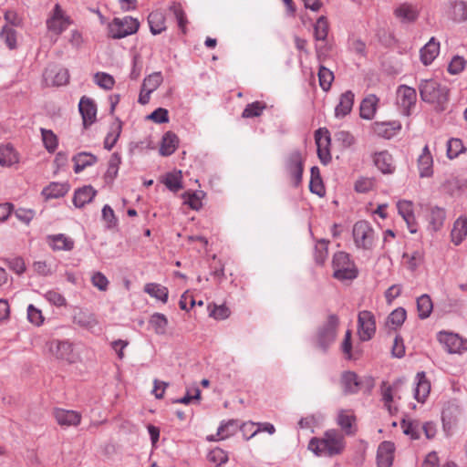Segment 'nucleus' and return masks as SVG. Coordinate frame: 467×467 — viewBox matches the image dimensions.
<instances>
[{
  "mask_svg": "<svg viewBox=\"0 0 467 467\" xmlns=\"http://www.w3.org/2000/svg\"><path fill=\"white\" fill-rule=\"evenodd\" d=\"M344 447V436L335 430L326 431L322 438H312L308 444V449L320 457L339 454Z\"/></svg>",
  "mask_w": 467,
  "mask_h": 467,
  "instance_id": "f257e3e1",
  "label": "nucleus"
},
{
  "mask_svg": "<svg viewBox=\"0 0 467 467\" xmlns=\"http://www.w3.org/2000/svg\"><path fill=\"white\" fill-rule=\"evenodd\" d=\"M420 99L435 107L439 111L445 109L449 100V89L435 79H422L419 84Z\"/></svg>",
  "mask_w": 467,
  "mask_h": 467,
  "instance_id": "f03ea898",
  "label": "nucleus"
},
{
  "mask_svg": "<svg viewBox=\"0 0 467 467\" xmlns=\"http://www.w3.org/2000/svg\"><path fill=\"white\" fill-rule=\"evenodd\" d=\"M333 276L340 281L353 280L358 276V269L350 260L349 254L345 252H337L333 256Z\"/></svg>",
  "mask_w": 467,
  "mask_h": 467,
  "instance_id": "7ed1b4c3",
  "label": "nucleus"
},
{
  "mask_svg": "<svg viewBox=\"0 0 467 467\" xmlns=\"http://www.w3.org/2000/svg\"><path fill=\"white\" fill-rule=\"evenodd\" d=\"M338 324V317L336 315H330L327 321L317 329L316 344L324 352L335 342Z\"/></svg>",
  "mask_w": 467,
  "mask_h": 467,
  "instance_id": "20e7f679",
  "label": "nucleus"
},
{
  "mask_svg": "<svg viewBox=\"0 0 467 467\" xmlns=\"http://www.w3.org/2000/svg\"><path fill=\"white\" fill-rule=\"evenodd\" d=\"M139 26V21L131 16L114 18L109 26V35L114 39L123 38L136 33Z\"/></svg>",
  "mask_w": 467,
  "mask_h": 467,
  "instance_id": "39448f33",
  "label": "nucleus"
},
{
  "mask_svg": "<svg viewBox=\"0 0 467 467\" xmlns=\"http://www.w3.org/2000/svg\"><path fill=\"white\" fill-rule=\"evenodd\" d=\"M353 238L358 248L370 250L375 240V232L369 223L359 221L354 224Z\"/></svg>",
  "mask_w": 467,
  "mask_h": 467,
  "instance_id": "423d86ee",
  "label": "nucleus"
},
{
  "mask_svg": "<svg viewBox=\"0 0 467 467\" xmlns=\"http://www.w3.org/2000/svg\"><path fill=\"white\" fill-rule=\"evenodd\" d=\"M47 28L49 32L58 36L62 34L71 24L68 16L63 11L59 4H56L47 19Z\"/></svg>",
  "mask_w": 467,
  "mask_h": 467,
  "instance_id": "0eeeda50",
  "label": "nucleus"
},
{
  "mask_svg": "<svg viewBox=\"0 0 467 467\" xmlns=\"http://www.w3.org/2000/svg\"><path fill=\"white\" fill-rule=\"evenodd\" d=\"M285 168L293 184L298 186L302 181L304 171V161L299 150H296L289 153L285 160Z\"/></svg>",
  "mask_w": 467,
  "mask_h": 467,
  "instance_id": "6e6552de",
  "label": "nucleus"
},
{
  "mask_svg": "<svg viewBox=\"0 0 467 467\" xmlns=\"http://www.w3.org/2000/svg\"><path fill=\"white\" fill-rule=\"evenodd\" d=\"M420 13V8L417 4L411 2H402L393 9L395 18L403 25L415 23Z\"/></svg>",
  "mask_w": 467,
  "mask_h": 467,
  "instance_id": "1a4fd4ad",
  "label": "nucleus"
},
{
  "mask_svg": "<svg viewBox=\"0 0 467 467\" xmlns=\"http://www.w3.org/2000/svg\"><path fill=\"white\" fill-rule=\"evenodd\" d=\"M376 332L374 315L367 310L360 311L358 316V333L362 341L369 340Z\"/></svg>",
  "mask_w": 467,
  "mask_h": 467,
  "instance_id": "9d476101",
  "label": "nucleus"
},
{
  "mask_svg": "<svg viewBox=\"0 0 467 467\" xmlns=\"http://www.w3.org/2000/svg\"><path fill=\"white\" fill-rule=\"evenodd\" d=\"M438 339L443 345L446 351L451 354H461L467 350V340L457 334L450 332H440Z\"/></svg>",
  "mask_w": 467,
  "mask_h": 467,
  "instance_id": "9b49d317",
  "label": "nucleus"
},
{
  "mask_svg": "<svg viewBox=\"0 0 467 467\" xmlns=\"http://www.w3.org/2000/svg\"><path fill=\"white\" fill-rule=\"evenodd\" d=\"M315 140L317 147V155L323 164H327L331 161V154L329 150L330 135L327 129H318L315 132Z\"/></svg>",
  "mask_w": 467,
  "mask_h": 467,
  "instance_id": "f8f14e48",
  "label": "nucleus"
},
{
  "mask_svg": "<svg viewBox=\"0 0 467 467\" xmlns=\"http://www.w3.org/2000/svg\"><path fill=\"white\" fill-rule=\"evenodd\" d=\"M48 351L57 359L74 361L72 344L66 340L53 339L47 343Z\"/></svg>",
  "mask_w": 467,
  "mask_h": 467,
  "instance_id": "ddd939ff",
  "label": "nucleus"
},
{
  "mask_svg": "<svg viewBox=\"0 0 467 467\" xmlns=\"http://www.w3.org/2000/svg\"><path fill=\"white\" fill-rule=\"evenodd\" d=\"M366 382L367 388L369 389L373 387V380L370 378L361 380L358 375L352 371H346L343 373L341 378V383L344 389V392L347 394H354L359 390V388L363 383Z\"/></svg>",
  "mask_w": 467,
  "mask_h": 467,
  "instance_id": "4468645a",
  "label": "nucleus"
},
{
  "mask_svg": "<svg viewBox=\"0 0 467 467\" xmlns=\"http://www.w3.org/2000/svg\"><path fill=\"white\" fill-rule=\"evenodd\" d=\"M417 100L416 89L406 85H401L397 89V103L405 114L410 113V108L415 106Z\"/></svg>",
  "mask_w": 467,
  "mask_h": 467,
  "instance_id": "2eb2a0df",
  "label": "nucleus"
},
{
  "mask_svg": "<svg viewBox=\"0 0 467 467\" xmlns=\"http://www.w3.org/2000/svg\"><path fill=\"white\" fill-rule=\"evenodd\" d=\"M47 86H63L68 82L69 74L67 69L62 67L47 68L43 74Z\"/></svg>",
  "mask_w": 467,
  "mask_h": 467,
  "instance_id": "dca6fc26",
  "label": "nucleus"
},
{
  "mask_svg": "<svg viewBox=\"0 0 467 467\" xmlns=\"http://www.w3.org/2000/svg\"><path fill=\"white\" fill-rule=\"evenodd\" d=\"M53 415L61 427L78 426L81 421V414L76 410L57 408Z\"/></svg>",
  "mask_w": 467,
  "mask_h": 467,
  "instance_id": "f3484780",
  "label": "nucleus"
},
{
  "mask_svg": "<svg viewBox=\"0 0 467 467\" xmlns=\"http://www.w3.org/2000/svg\"><path fill=\"white\" fill-rule=\"evenodd\" d=\"M395 445L391 441L381 442L377 451L378 467H391L394 458Z\"/></svg>",
  "mask_w": 467,
  "mask_h": 467,
  "instance_id": "a211bd4d",
  "label": "nucleus"
},
{
  "mask_svg": "<svg viewBox=\"0 0 467 467\" xmlns=\"http://www.w3.org/2000/svg\"><path fill=\"white\" fill-rule=\"evenodd\" d=\"M375 166L384 174H392L395 171V164L392 156L387 151L382 150L373 155Z\"/></svg>",
  "mask_w": 467,
  "mask_h": 467,
  "instance_id": "6ab92c4d",
  "label": "nucleus"
},
{
  "mask_svg": "<svg viewBox=\"0 0 467 467\" xmlns=\"http://www.w3.org/2000/svg\"><path fill=\"white\" fill-rule=\"evenodd\" d=\"M418 169L421 178H428L433 174V159L428 145L424 146L418 158Z\"/></svg>",
  "mask_w": 467,
  "mask_h": 467,
  "instance_id": "aec40b11",
  "label": "nucleus"
},
{
  "mask_svg": "<svg viewBox=\"0 0 467 467\" xmlns=\"http://www.w3.org/2000/svg\"><path fill=\"white\" fill-rule=\"evenodd\" d=\"M78 109L85 125H90L95 121L97 107L91 99L85 96L82 97L78 104Z\"/></svg>",
  "mask_w": 467,
  "mask_h": 467,
  "instance_id": "412c9836",
  "label": "nucleus"
},
{
  "mask_svg": "<svg viewBox=\"0 0 467 467\" xmlns=\"http://www.w3.org/2000/svg\"><path fill=\"white\" fill-rule=\"evenodd\" d=\"M400 129L399 121L376 122L373 125L375 134L384 139L394 137Z\"/></svg>",
  "mask_w": 467,
  "mask_h": 467,
  "instance_id": "4be33fe9",
  "label": "nucleus"
},
{
  "mask_svg": "<svg viewBox=\"0 0 467 467\" xmlns=\"http://www.w3.org/2000/svg\"><path fill=\"white\" fill-rule=\"evenodd\" d=\"M354 93L350 90H347L341 94L339 102L335 108L336 118H344L350 113L354 104Z\"/></svg>",
  "mask_w": 467,
  "mask_h": 467,
  "instance_id": "5701e85b",
  "label": "nucleus"
},
{
  "mask_svg": "<svg viewBox=\"0 0 467 467\" xmlns=\"http://www.w3.org/2000/svg\"><path fill=\"white\" fill-rule=\"evenodd\" d=\"M439 53L440 43L435 39V37H431L420 51V60L424 65L428 66L431 64Z\"/></svg>",
  "mask_w": 467,
  "mask_h": 467,
  "instance_id": "b1692460",
  "label": "nucleus"
},
{
  "mask_svg": "<svg viewBox=\"0 0 467 467\" xmlns=\"http://www.w3.org/2000/svg\"><path fill=\"white\" fill-rule=\"evenodd\" d=\"M238 429H239L238 420H230L226 422H223L219 426V428L217 430V433L215 435L210 436L208 439H209V441L225 440V439L234 435Z\"/></svg>",
  "mask_w": 467,
  "mask_h": 467,
  "instance_id": "393cba45",
  "label": "nucleus"
},
{
  "mask_svg": "<svg viewBox=\"0 0 467 467\" xmlns=\"http://www.w3.org/2000/svg\"><path fill=\"white\" fill-rule=\"evenodd\" d=\"M97 191L90 185L84 186L75 191L73 203L76 207L81 208L90 202L96 196Z\"/></svg>",
  "mask_w": 467,
  "mask_h": 467,
  "instance_id": "a878e982",
  "label": "nucleus"
},
{
  "mask_svg": "<svg viewBox=\"0 0 467 467\" xmlns=\"http://www.w3.org/2000/svg\"><path fill=\"white\" fill-rule=\"evenodd\" d=\"M431 390V384L426 379L424 372H418L416 375V387L414 389V398L419 402H424Z\"/></svg>",
  "mask_w": 467,
  "mask_h": 467,
  "instance_id": "bb28decb",
  "label": "nucleus"
},
{
  "mask_svg": "<svg viewBox=\"0 0 467 467\" xmlns=\"http://www.w3.org/2000/svg\"><path fill=\"white\" fill-rule=\"evenodd\" d=\"M48 244L54 251H71L74 248V241L63 234L49 235Z\"/></svg>",
  "mask_w": 467,
  "mask_h": 467,
  "instance_id": "cd10ccee",
  "label": "nucleus"
},
{
  "mask_svg": "<svg viewBox=\"0 0 467 467\" xmlns=\"http://www.w3.org/2000/svg\"><path fill=\"white\" fill-rule=\"evenodd\" d=\"M179 145V138L172 131H167L164 133L161 143L160 146V154L161 156H170L171 155Z\"/></svg>",
  "mask_w": 467,
  "mask_h": 467,
  "instance_id": "c85d7f7f",
  "label": "nucleus"
},
{
  "mask_svg": "<svg viewBox=\"0 0 467 467\" xmlns=\"http://www.w3.org/2000/svg\"><path fill=\"white\" fill-rule=\"evenodd\" d=\"M379 99L375 95L366 97L360 104V117L364 119H371L375 116Z\"/></svg>",
  "mask_w": 467,
  "mask_h": 467,
  "instance_id": "c756f323",
  "label": "nucleus"
},
{
  "mask_svg": "<svg viewBox=\"0 0 467 467\" xmlns=\"http://www.w3.org/2000/svg\"><path fill=\"white\" fill-rule=\"evenodd\" d=\"M97 157L89 152L82 151L73 157L74 171L81 172L85 168L97 162Z\"/></svg>",
  "mask_w": 467,
  "mask_h": 467,
  "instance_id": "7c9ffc66",
  "label": "nucleus"
},
{
  "mask_svg": "<svg viewBox=\"0 0 467 467\" xmlns=\"http://www.w3.org/2000/svg\"><path fill=\"white\" fill-rule=\"evenodd\" d=\"M150 30L152 35H159L165 31V16L161 11H153L148 16Z\"/></svg>",
  "mask_w": 467,
  "mask_h": 467,
  "instance_id": "2f4dec72",
  "label": "nucleus"
},
{
  "mask_svg": "<svg viewBox=\"0 0 467 467\" xmlns=\"http://www.w3.org/2000/svg\"><path fill=\"white\" fill-rule=\"evenodd\" d=\"M68 191L69 186L67 183L51 182L43 189L42 194L47 199H57L63 197Z\"/></svg>",
  "mask_w": 467,
  "mask_h": 467,
  "instance_id": "473e14b6",
  "label": "nucleus"
},
{
  "mask_svg": "<svg viewBox=\"0 0 467 467\" xmlns=\"http://www.w3.org/2000/svg\"><path fill=\"white\" fill-rule=\"evenodd\" d=\"M18 162V156L14 148L9 145L0 146V165L10 167Z\"/></svg>",
  "mask_w": 467,
  "mask_h": 467,
  "instance_id": "72a5a7b5",
  "label": "nucleus"
},
{
  "mask_svg": "<svg viewBox=\"0 0 467 467\" xmlns=\"http://www.w3.org/2000/svg\"><path fill=\"white\" fill-rule=\"evenodd\" d=\"M144 291L162 303H166L168 300L169 291L164 285L156 283H149L144 286Z\"/></svg>",
  "mask_w": 467,
  "mask_h": 467,
  "instance_id": "f704fd0d",
  "label": "nucleus"
},
{
  "mask_svg": "<svg viewBox=\"0 0 467 467\" xmlns=\"http://www.w3.org/2000/svg\"><path fill=\"white\" fill-rule=\"evenodd\" d=\"M168 318L161 313H154L149 319V325L157 335H164L167 331Z\"/></svg>",
  "mask_w": 467,
  "mask_h": 467,
  "instance_id": "c9c22d12",
  "label": "nucleus"
},
{
  "mask_svg": "<svg viewBox=\"0 0 467 467\" xmlns=\"http://www.w3.org/2000/svg\"><path fill=\"white\" fill-rule=\"evenodd\" d=\"M467 236V219L463 217L458 218L451 230L452 241L455 244H459Z\"/></svg>",
  "mask_w": 467,
  "mask_h": 467,
  "instance_id": "e433bc0d",
  "label": "nucleus"
},
{
  "mask_svg": "<svg viewBox=\"0 0 467 467\" xmlns=\"http://www.w3.org/2000/svg\"><path fill=\"white\" fill-rule=\"evenodd\" d=\"M121 132V122L117 120L112 123L109 128V131L108 132L105 140H104V148L108 150H110L114 145L116 144L119 135Z\"/></svg>",
  "mask_w": 467,
  "mask_h": 467,
  "instance_id": "4c0bfd02",
  "label": "nucleus"
},
{
  "mask_svg": "<svg viewBox=\"0 0 467 467\" xmlns=\"http://www.w3.org/2000/svg\"><path fill=\"white\" fill-rule=\"evenodd\" d=\"M328 22L326 16H321L314 26V36L317 41H325L328 34Z\"/></svg>",
  "mask_w": 467,
  "mask_h": 467,
  "instance_id": "58836bf2",
  "label": "nucleus"
},
{
  "mask_svg": "<svg viewBox=\"0 0 467 467\" xmlns=\"http://www.w3.org/2000/svg\"><path fill=\"white\" fill-rule=\"evenodd\" d=\"M445 211L440 207H433L431 210L429 223L433 231L439 230L443 224Z\"/></svg>",
  "mask_w": 467,
  "mask_h": 467,
  "instance_id": "ea45409f",
  "label": "nucleus"
},
{
  "mask_svg": "<svg viewBox=\"0 0 467 467\" xmlns=\"http://www.w3.org/2000/svg\"><path fill=\"white\" fill-rule=\"evenodd\" d=\"M417 307L420 318L428 317L432 311V302L428 295H422L417 299Z\"/></svg>",
  "mask_w": 467,
  "mask_h": 467,
  "instance_id": "a19ab883",
  "label": "nucleus"
},
{
  "mask_svg": "<svg viewBox=\"0 0 467 467\" xmlns=\"http://www.w3.org/2000/svg\"><path fill=\"white\" fill-rule=\"evenodd\" d=\"M40 131L45 148L47 151L54 152L58 144L56 134L52 130L44 128H41Z\"/></svg>",
  "mask_w": 467,
  "mask_h": 467,
  "instance_id": "79ce46f5",
  "label": "nucleus"
},
{
  "mask_svg": "<svg viewBox=\"0 0 467 467\" xmlns=\"http://www.w3.org/2000/svg\"><path fill=\"white\" fill-rule=\"evenodd\" d=\"M354 420L355 417L349 410H339L337 415V424L348 434L351 433V428Z\"/></svg>",
  "mask_w": 467,
  "mask_h": 467,
  "instance_id": "37998d69",
  "label": "nucleus"
},
{
  "mask_svg": "<svg viewBox=\"0 0 467 467\" xmlns=\"http://www.w3.org/2000/svg\"><path fill=\"white\" fill-rule=\"evenodd\" d=\"M163 81L161 72H153L146 77L143 80L142 87L144 89H149L150 92L156 90Z\"/></svg>",
  "mask_w": 467,
  "mask_h": 467,
  "instance_id": "c03bdc74",
  "label": "nucleus"
},
{
  "mask_svg": "<svg viewBox=\"0 0 467 467\" xmlns=\"http://www.w3.org/2000/svg\"><path fill=\"white\" fill-rule=\"evenodd\" d=\"M406 316V310L402 307H398L389 314L387 324L393 328L400 327L404 323Z\"/></svg>",
  "mask_w": 467,
  "mask_h": 467,
  "instance_id": "a18cd8bd",
  "label": "nucleus"
},
{
  "mask_svg": "<svg viewBox=\"0 0 467 467\" xmlns=\"http://www.w3.org/2000/svg\"><path fill=\"white\" fill-rule=\"evenodd\" d=\"M463 150V143L460 139L452 138L448 140L447 156L449 159L457 158Z\"/></svg>",
  "mask_w": 467,
  "mask_h": 467,
  "instance_id": "49530a36",
  "label": "nucleus"
},
{
  "mask_svg": "<svg viewBox=\"0 0 467 467\" xmlns=\"http://www.w3.org/2000/svg\"><path fill=\"white\" fill-rule=\"evenodd\" d=\"M403 431L406 435L410 436L413 440H418L420 437L421 425L419 421H402Z\"/></svg>",
  "mask_w": 467,
  "mask_h": 467,
  "instance_id": "de8ad7c7",
  "label": "nucleus"
},
{
  "mask_svg": "<svg viewBox=\"0 0 467 467\" xmlns=\"http://www.w3.org/2000/svg\"><path fill=\"white\" fill-rule=\"evenodd\" d=\"M319 85L323 90L327 91L334 79V74L331 70L325 67H320L318 71Z\"/></svg>",
  "mask_w": 467,
  "mask_h": 467,
  "instance_id": "09e8293b",
  "label": "nucleus"
},
{
  "mask_svg": "<svg viewBox=\"0 0 467 467\" xmlns=\"http://www.w3.org/2000/svg\"><path fill=\"white\" fill-rule=\"evenodd\" d=\"M399 213L405 222H411L414 220V213L412 209V202L410 201H399L397 203Z\"/></svg>",
  "mask_w": 467,
  "mask_h": 467,
  "instance_id": "8fccbe9b",
  "label": "nucleus"
},
{
  "mask_svg": "<svg viewBox=\"0 0 467 467\" xmlns=\"http://www.w3.org/2000/svg\"><path fill=\"white\" fill-rule=\"evenodd\" d=\"M452 17L454 21L463 22L467 20V4L463 1H456L452 5Z\"/></svg>",
  "mask_w": 467,
  "mask_h": 467,
  "instance_id": "3c124183",
  "label": "nucleus"
},
{
  "mask_svg": "<svg viewBox=\"0 0 467 467\" xmlns=\"http://www.w3.org/2000/svg\"><path fill=\"white\" fill-rule=\"evenodd\" d=\"M265 109V104L260 101H255L248 104L243 111V118H254L259 117L263 110Z\"/></svg>",
  "mask_w": 467,
  "mask_h": 467,
  "instance_id": "603ef678",
  "label": "nucleus"
},
{
  "mask_svg": "<svg viewBox=\"0 0 467 467\" xmlns=\"http://www.w3.org/2000/svg\"><path fill=\"white\" fill-rule=\"evenodd\" d=\"M94 81L99 87L107 90L111 89L115 83L113 77L104 72L96 73L94 75Z\"/></svg>",
  "mask_w": 467,
  "mask_h": 467,
  "instance_id": "864d4df0",
  "label": "nucleus"
},
{
  "mask_svg": "<svg viewBox=\"0 0 467 467\" xmlns=\"http://www.w3.org/2000/svg\"><path fill=\"white\" fill-rule=\"evenodd\" d=\"M208 460L215 463L217 467H220L228 461V454L220 448H214L210 451Z\"/></svg>",
  "mask_w": 467,
  "mask_h": 467,
  "instance_id": "5fc2aeb1",
  "label": "nucleus"
},
{
  "mask_svg": "<svg viewBox=\"0 0 467 467\" xmlns=\"http://www.w3.org/2000/svg\"><path fill=\"white\" fill-rule=\"evenodd\" d=\"M0 37L5 42L9 48H15L16 45V30L8 26L3 27Z\"/></svg>",
  "mask_w": 467,
  "mask_h": 467,
  "instance_id": "6e6d98bb",
  "label": "nucleus"
},
{
  "mask_svg": "<svg viewBox=\"0 0 467 467\" xmlns=\"http://www.w3.org/2000/svg\"><path fill=\"white\" fill-rule=\"evenodd\" d=\"M327 244L328 242L325 239H321L317 242L315 248V260L317 264L322 265L327 257Z\"/></svg>",
  "mask_w": 467,
  "mask_h": 467,
  "instance_id": "4d7b16f0",
  "label": "nucleus"
},
{
  "mask_svg": "<svg viewBox=\"0 0 467 467\" xmlns=\"http://www.w3.org/2000/svg\"><path fill=\"white\" fill-rule=\"evenodd\" d=\"M74 320L77 324L83 327L93 328L97 325V321L94 317L90 314L79 312L74 317Z\"/></svg>",
  "mask_w": 467,
  "mask_h": 467,
  "instance_id": "13d9d810",
  "label": "nucleus"
},
{
  "mask_svg": "<svg viewBox=\"0 0 467 467\" xmlns=\"http://www.w3.org/2000/svg\"><path fill=\"white\" fill-rule=\"evenodd\" d=\"M164 184L172 192H178L182 189V184L181 182V171L178 173H168L164 180Z\"/></svg>",
  "mask_w": 467,
  "mask_h": 467,
  "instance_id": "bf43d9fd",
  "label": "nucleus"
},
{
  "mask_svg": "<svg viewBox=\"0 0 467 467\" xmlns=\"http://www.w3.org/2000/svg\"><path fill=\"white\" fill-rule=\"evenodd\" d=\"M120 163V158L118 155V153L112 154V156L109 159L108 170L106 172V178L113 181L119 171V165Z\"/></svg>",
  "mask_w": 467,
  "mask_h": 467,
  "instance_id": "052dcab7",
  "label": "nucleus"
},
{
  "mask_svg": "<svg viewBox=\"0 0 467 467\" xmlns=\"http://www.w3.org/2000/svg\"><path fill=\"white\" fill-rule=\"evenodd\" d=\"M466 66V60L460 56H454L449 66H448V72L451 75H457L461 73Z\"/></svg>",
  "mask_w": 467,
  "mask_h": 467,
  "instance_id": "680f3d73",
  "label": "nucleus"
},
{
  "mask_svg": "<svg viewBox=\"0 0 467 467\" xmlns=\"http://www.w3.org/2000/svg\"><path fill=\"white\" fill-rule=\"evenodd\" d=\"M91 283L99 291H106L109 282L101 272H94L91 275Z\"/></svg>",
  "mask_w": 467,
  "mask_h": 467,
  "instance_id": "e2e57ef3",
  "label": "nucleus"
},
{
  "mask_svg": "<svg viewBox=\"0 0 467 467\" xmlns=\"http://www.w3.org/2000/svg\"><path fill=\"white\" fill-rule=\"evenodd\" d=\"M381 396L385 407L391 412V402L393 401V388L383 382L381 385Z\"/></svg>",
  "mask_w": 467,
  "mask_h": 467,
  "instance_id": "0e129e2a",
  "label": "nucleus"
},
{
  "mask_svg": "<svg viewBox=\"0 0 467 467\" xmlns=\"http://www.w3.org/2000/svg\"><path fill=\"white\" fill-rule=\"evenodd\" d=\"M148 119L154 121L155 123H166L169 121V112L166 109L159 108L151 112Z\"/></svg>",
  "mask_w": 467,
  "mask_h": 467,
  "instance_id": "69168bd1",
  "label": "nucleus"
},
{
  "mask_svg": "<svg viewBox=\"0 0 467 467\" xmlns=\"http://www.w3.org/2000/svg\"><path fill=\"white\" fill-rule=\"evenodd\" d=\"M27 318L29 322L36 326H40L43 323L41 311L33 305H29L27 307Z\"/></svg>",
  "mask_w": 467,
  "mask_h": 467,
  "instance_id": "338daca9",
  "label": "nucleus"
},
{
  "mask_svg": "<svg viewBox=\"0 0 467 467\" xmlns=\"http://www.w3.org/2000/svg\"><path fill=\"white\" fill-rule=\"evenodd\" d=\"M45 298L51 304L57 306H62L66 305L65 297L55 290H49L45 294Z\"/></svg>",
  "mask_w": 467,
  "mask_h": 467,
  "instance_id": "774afa93",
  "label": "nucleus"
}]
</instances>
